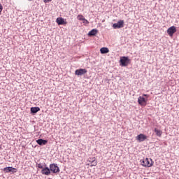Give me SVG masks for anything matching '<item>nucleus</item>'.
<instances>
[{
	"instance_id": "obj_9",
	"label": "nucleus",
	"mask_w": 179,
	"mask_h": 179,
	"mask_svg": "<svg viewBox=\"0 0 179 179\" xmlns=\"http://www.w3.org/2000/svg\"><path fill=\"white\" fill-rule=\"evenodd\" d=\"M4 173H16L17 171L13 167H6L3 169Z\"/></svg>"
},
{
	"instance_id": "obj_3",
	"label": "nucleus",
	"mask_w": 179,
	"mask_h": 179,
	"mask_svg": "<svg viewBox=\"0 0 179 179\" xmlns=\"http://www.w3.org/2000/svg\"><path fill=\"white\" fill-rule=\"evenodd\" d=\"M141 162V165L143 166V167H152V166H153V161L152 159L145 158L142 159Z\"/></svg>"
},
{
	"instance_id": "obj_8",
	"label": "nucleus",
	"mask_w": 179,
	"mask_h": 179,
	"mask_svg": "<svg viewBox=\"0 0 179 179\" xmlns=\"http://www.w3.org/2000/svg\"><path fill=\"white\" fill-rule=\"evenodd\" d=\"M136 139L138 142H143L148 139V136L143 134H140L136 136Z\"/></svg>"
},
{
	"instance_id": "obj_18",
	"label": "nucleus",
	"mask_w": 179,
	"mask_h": 179,
	"mask_svg": "<svg viewBox=\"0 0 179 179\" xmlns=\"http://www.w3.org/2000/svg\"><path fill=\"white\" fill-rule=\"evenodd\" d=\"M77 19H78V20H82V21H83L84 19H85V17H83V15H78L77 16Z\"/></svg>"
},
{
	"instance_id": "obj_13",
	"label": "nucleus",
	"mask_w": 179,
	"mask_h": 179,
	"mask_svg": "<svg viewBox=\"0 0 179 179\" xmlns=\"http://www.w3.org/2000/svg\"><path fill=\"white\" fill-rule=\"evenodd\" d=\"M101 54H108V52H110V50H108V48H101L100 49Z\"/></svg>"
},
{
	"instance_id": "obj_4",
	"label": "nucleus",
	"mask_w": 179,
	"mask_h": 179,
	"mask_svg": "<svg viewBox=\"0 0 179 179\" xmlns=\"http://www.w3.org/2000/svg\"><path fill=\"white\" fill-rule=\"evenodd\" d=\"M167 34L170 37L174 36V33L177 31V28L175 26H172L167 29Z\"/></svg>"
},
{
	"instance_id": "obj_6",
	"label": "nucleus",
	"mask_w": 179,
	"mask_h": 179,
	"mask_svg": "<svg viewBox=\"0 0 179 179\" xmlns=\"http://www.w3.org/2000/svg\"><path fill=\"white\" fill-rule=\"evenodd\" d=\"M113 29H121L124 27V20H120L117 23H115L113 24Z\"/></svg>"
},
{
	"instance_id": "obj_12",
	"label": "nucleus",
	"mask_w": 179,
	"mask_h": 179,
	"mask_svg": "<svg viewBox=\"0 0 179 179\" xmlns=\"http://www.w3.org/2000/svg\"><path fill=\"white\" fill-rule=\"evenodd\" d=\"M36 143H38V145H40V146H41L43 145H47V143H48V141L47 140H43L40 138L36 140Z\"/></svg>"
},
{
	"instance_id": "obj_7",
	"label": "nucleus",
	"mask_w": 179,
	"mask_h": 179,
	"mask_svg": "<svg viewBox=\"0 0 179 179\" xmlns=\"http://www.w3.org/2000/svg\"><path fill=\"white\" fill-rule=\"evenodd\" d=\"M85 73H87V70L85 69H79L75 71V75H77L78 76H82V75H85Z\"/></svg>"
},
{
	"instance_id": "obj_15",
	"label": "nucleus",
	"mask_w": 179,
	"mask_h": 179,
	"mask_svg": "<svg viewBox=\"0 0 179 179\" xmlns=\"http://www.w3.org/2000/svg\"><path fill=\"white\" fill-rule=\"evenodd\" d=\"M40 111V108L38 107H32L31 108V113L33 114H36V113H38Z\"/></svg>"
},
{
	"instance_id": "obj_2",
	"label": "nucleus",
	"mask_w": 179,
	"mask_h": 179,
	"mask_svg": "<svg viewBox=\"0 0 179 179\" xmlns=\"http://www.w3.org/2000/svg\"><path fill=\"white\" fill-rule=\"evenodd\" d=\"M120 63L122 66H128L131 64V59L129 57L124 56L120 57Z\"/></svg>"
},
{
	"instance_id": "obj_22",
	"label": "nucleus",
	"mask_w": 179,
	"mask_h": 179,
	"mask_svg": "<svg viewBox=\"0 0 179 179\" xmlns=\"http://www.w3.org/2000/svg\"><path fill=\"white\" fill-rule=\"evenodd\" d=\"M52 0H44L45 3H47V2H51Z\"/></svg>"
},
{
	"instance_id": "obj_21",
	"label": "nucleus",
	"mask_w": 179,
	"mask_h": 179,
	"mask_svg": "<svg viewBox=\"0 0 179 179\" xmlns=\"http://www.w3.org/2000/svg\"><path fill=\"white\" fill-rule=\"evenodd\" d=\"M3 9V8L2 7V5L0 4V15L1 13H2V10Z\"/></svg>"
},
{
	"instance_id": "obj_17",
	"label": "nucleus",
	"mask_w": 179,
	"mask_h": 179,
	"mask_svg": "<svg viewBox=\"0 0 179 179\" xmlns=\"http://www.w3.org/2000/svg\"><path fill=\"white\" fill-rule=\"evenodd\" d=\"M92 164L91 165V167H93V166H97V161L95 157L92 158Z\"/></svg>"
},
{
	"instance_id": "obj_20",
	"label": "nucleus",
	"mask_w": 179,
	"mask_h": 179,
	"mask_svg": "<svg viewBox=\"0 0 179 179\" xmlns=\"http://www.w3.org/2000/svg\"><path fill=\"white\" fill-rule=\"evenodd\" d=\"M83 23L84 24H89V21L87 20H86V18H85L83 21Z\"/></svg>"
},
{
	"instance_id": "obj_14",
	"label": "nucleus",
	"mask_w": 179,
	"mask_h": 179,
	"mask_svg": "<svg viewBox=\"0 0 179 179\" xmlns=\"http://www.w3.org/2000/svg\"><path fill=\"white\" fill-rule=\"evenodd\" d=\"M99 31H97V29H94L92 30H91L89 33H88V36H96V34H97Z\"/></svg>"
},
{
	"instance_id": "obj_23",
	"label": "nucleus",
	"mask_w": 179,
	"mask_h": 179,
	"mask_svg": "<svg viewBox=\"0 0 179 179\" xmlns=\"http://www.w3.org/2000/svg\"><path fill=\"white\" fill-rule=\"evenodd\" d=\"M29 1H32V0H29Z\"/></svg>"
},
{
	"instance_id": "obj_10",
	"label": "nucleus",
	"mask_w": 179,
	"mask_h": 179,
	"mask_svg": "<svg viewBox=\"0 0 179 179\" xmlns=\"http://www.w3.org/2000/svg\"><path fill=\"white\" fill-rule=\"evenodd\" d=\"M56 22L59 25L66 24V22H65V20L62 17H57V20H56Z\"/></svg>"
},
{
	"instance_id": "obj_11",
	"label": "nucleus",
	"mask_w": 179,
	"mask_h": 179,
	"mask_svg": "<svg viewBox=\"0 0 179 179\" xmlns=\"http://www.w3.org/2000/svg\"><path fill=\"white\" fill-rule=\"evenodd\" d=\"M50 170V169L48 167H45L42 169L41 173L45 176H50L51 174Z\"/></svg>"
},
{
	"instance_id": "obj_19",
	"label": "nucleus",
	"mask_w": 179,
	"mask_h": 179,
	"mask_svg": "<svg viewBox=\"0 0 179 179\" xmlns=\"http://www.w3.org/2000/svg\"><path fill=\"white\" fill-rule=\"evenodd\" d=\"M38 169H44V166H43V164H37Z\"/></svg>"
},
{
	"instance_id": "obj_1",
	"label": "nucleus",
	"mask_w": 179,
	"mask_h": 179,
	"mask_svg": "<svg viewBox=\"0 0 179 179\" xmlns=\"http://www.w3.org/2000/svg\"><path fill=\"white\" fill-rule=\"evenodd\" d=\"M149 97V95L148 94H143V96H141L138 99V103L140 104V106H146V103L148 101V98Z\"/></svg>"
},
{
	"instance_id": "obj_5",
	"label": "nucleus",
	"mask_w": 179,
	"mask_h": 179,
	"mask_svg": "<svg viewBox=\"0 0 179 179\" xmlns=\"http://www.w3.org/2000/svg\"><path fill=\"white\" fill-rule=\"evenodd\" d=\"M50 170L52 171L54 173H59V167L57 165V164H52L50 165Z\"/></svg>"
},
{
	"instance_id": "obj_16",
	"label": "nucleus",
	"mask_w": 179,
	"mask_h": 179,
	"mask_svg": "<svg viewBox=\"0 0 179 179\" xmlns=\"http://www.w3.org/2000/svg\"><path fill=\"white\" fill-rule=\"evenodd\" d=\"M154 132H155L157 136H159V138L160 136H162V134H163V131H162V130H159L156 128L154 129Z\"/></svg>"
}]
</instances>
